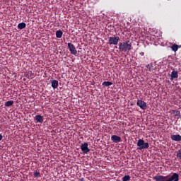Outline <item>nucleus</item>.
I'll return each mask as SVG.
<instances>
[{
  "label": "nucleus",
  "instance_id": "f257e3e1",
  "mask_svg": "<svg viewBox=\"0 0 181 181\" xmlns=\"http://www.w3.org/2000/svg\"><path fill=\"white\" fill-rule=\"evenodd\" d=\"M131 49H132V43H131L129 40L119 43V52H124L128 53V52H130Z\"/></svg>",
  "mask_w": 181,
  "mask_h": 181
},
{
  "label": "nucleus",
  "instance_id": "f03ea898",
  "mask_svg": "<svg viewBox=\"0 0 181 181\" xmlns=\"http://www.w3.org/2000/svg\"><path fill=\"white\" fill-rule=\"evenodd\" d=\"M137 146H139L138 149L139 151H142V149H148V148H149V144L145 143L144 139H139L137 141Z\"/></svg>",
  "mask_w": 181,
  "mask_h": 181
},
{
  "label": "nucleus",
  "instance_id": "7ed1b4c3",
  "mask_svg": "<svg viewBox=\"0 0 181 181\" xmlns=\"http://www.w3.org/2000/svg\"><path fill=\"white\" fill-rule=\"evenodd\" d=\"M119 42V37L114 35L113 37H109V45H115L117 46Z\"/></svg>",
  "mask_w": 181,
  "mask_h": 181
},
{
  "label": "nucleus",
  "instance_id": "20e7f679",
  "mask_svg": "<svg viewBox=\"0 0 181 181\" xmlns=\"http://www.w3.org/2000/svg\"><path fill=\"white\" fill-rule=\"evenodd\" d=\"M68 48L71 54H74V56H77V49H76L74 45H73L71 42H69Z\"/></svg>",
  "mask_w": 181,
  "mask_h": 181
},
{
  "label": "nucleus",
  "instance_id": "39448f33",
  "mask_svg": "<svg viewBox=\"0 0 181 181\" xmlns=\"http://www.w3.org/2000/svg\"><path fill=\"white\" fill-rule=\"evenodd\" d=\"M136 105H138V107H139L141 110H143L144 111L146 110V107H147L146 103H145V101L142 100H138L136 103Z\"/></svg>",
  "mask_w": 181,
  "mask_h": 181
},
{
  "label": "nucleus",
  "instance_id": "423d86ee",
  "mask_svg": "<svg viewBox=\"0 0 181 181\" xmlns=\"http://www.w3.org/2000/svg\"><path fill=\"white\" fill-rule=\"evenodd\" d=\"M168 176L156 175L153 177V180L155 181H168Z\"/></svg>",
  "mask_w": 181,
  "mask_h": 181
},
{
  "label": "nucleus",
  "instance_id": "0eeeda50",
  "mask_svg": "<svg viewBox=\"0 0 181 181\" xmlns=\"http://www.w3.org/2000/svg\"><path fill=\"white\" fill-rule=\"evenodd\" d=\"M81 149L83 153H88V152H90V148H88V143H84L81 144Z\"/></svg>",
  "mask_w": 181,
  "mask_h": 181
},
{
  "label": "nucleus",
  "instance_id": "6e6552de",
  "mask_svg": "<svg viewBox=\"0 0 181 181\" xmlns=\"http://www.w3.org/2000/svg\"><path fill=\"white\" fill-rule=\"evenodd\" d=\"M168 181H179V175L173 173L170 177H168Z\"/></svg>",
  "mask_w": 181,
  "mask_h": 181
},
{
  "label": "nucleus",
  "instance_id": "1a4fd4ad",
  "mask_svg": "<svg viewBox=\"0 0 181 181\" xmlns=\"http://www.w3.org/2000/svg\"><path fill=\"white\" fill-rule=\"evenodd\" d=\"M25 77H26V78L32 80V78H34L35 74L32 72V71H28L25 73Z\"/></svg>",
  "mask_w": 181,
  "mask_h": 181
},
{
  "label": "nucleus",
  "instance_id": "9d476101",
  "mask_svg": "<svg viewBox=\"0 0 181 181\" xmlns=\"http://www.w3.org/2000/svg\"><path fill=\"white\" fill-rule=\"evenodd\" d=\"M111 141H112V142H115V144H118L119 142H121V137L117 135H112L111 136Z\"/></svg>",
  "mask_w": 181,
  "mask_h": 181
},
{
  "label": "nucleus",
  "instance_id": "9b49d317",
  "mask_svg": "<svg viewBox=\"0 0 181 181\" xmlns=\"http://www.w3.org/2000/svg\"><path fill=\"white\" fill-rule=\"evenodd\" d=\"M172 141H175V142H180L181 141V136L180 134H173L171 135Z\"/></svg>",
  "mask_w": 181,
  "mask_h": 181
},
{
  "label": "nucleus",
  "instance_id": "f8f14e48",
  "mask_svg": "<svg viewBox=\"0 0 181 181\" xmlns=\"http://www.w3.org/2000/svg\"><path fill=\"white\" fill-rule=\"evenodd\" d=\"M35 121H37V122H40V124H42L43 122V116L37 115L35 116Z\"/></svg>",
  "mask_w": 181,
  "mask_h": 181
},
{
  "label": "nucleus",
  "instance_id": "ddd939ff",
  "mask_svg": "<svg viewBox=\"0 0 181 181\" xmlns=\"http://www.w3.org/2000/svg\"><path fill=\"white\" fill-rule=\"evenodd\" d=\"M52 87L55 90V88H57L59 87V81L57 80H54L52 81Z\"/></svg>",
  "mask_w": 181,
  "mask_h": 181
},
{
  "label": "nucleus",
  "instance_id": "4468645a",
  "mask_svg": "<svg viewBox=\"0 0 181 181\" xmlns=\"http://www.w3.org/2000/svg\"><path fill=\"white\" fill-rule=\"evenodd\" d=\"M146 71H153V70H155V67L153 66V64H148L146 65Z\"/></svg>",
  "mask_w": 181,
  "mask_h": 181
},
{
  "label": "nucleus",
  "instance_id": "2eb2a0df",
  "mask_svg": "<svg viewBox=\"0 0 181 181\" xmlns=\"http://www.w3.org/2000/svg\"><path fill=\"white\" fill-rule=\"evenodd\" d=\"M55 35L56 37H57L58 39H61L62 36H63V31H62L61 30H57Z\"/></svg>",
  "mask_w": 181,
  "mask_h": 181
},
{
  "label": "nucleus",
  "instance_id": "dca6fc26",
  "mask_svg": "<svg viewBox=\"0 0 181 181\" xmlns=\"http://www.w3.org/2000/svg\"><path fill=\"white\" fill-rule=\"evenodd\" d=\"M179 77V75H177V71H173L171 73V80H173V78H177Z\"/></svg>",
  "mask_w": 181,
  "mask_h": 181
},
{
  "label": "nucleus",
  "instance_id": "f3484780",
  "mask_svg": "<svg viewBox=\"0 0 181 181\" xmlns=\"http://www.w3.org/2000/svg\"><path fill=\"white\" fill-rule=\"evenodd\" d=\"M25 28H26V23H20L18 25V29H25Z\"/></svg>",
  "mask_w": 181,
  "mask_h": 181
},
{
  "label": "nucleus",
  "instance_id": "a211bd4d",
  "mask_svg": "<svg viewBox=\"0 0 181 181\" xmlns=\"http://www.w3.org/2000/svg\"><path fill=\"white\" fill-rule=\"evenodd\" d=\"M5 107H12L13 105V100H8L5 103Z\"/></svg>",
  "mask_w": 181,
  "mask_h": 181
},
{
  "label": "nucleus",
  "instance_id": "6ab92c4d",
  "mask_svg": "<svg viewBox=\"0 0 181 181\" xmlns=\"http://www.w3.org/2000/svg\"><path fill=\"white\" fill-rule=\"evenodd\" d=\"M102 86H104L105 87H110V86H112V83L111 81H104L102 83Z\"/></svg>",
  "mask_w": 181,
  "mask_h": 181
},
{
  "label": "nucleus",
  "instance_id": "aec40b11",
  "mask_svg": "<svg viewBox=\"0 0 181 181\" xmlns=\"http://www.w3.org/2000/svg\"><path fill=\"white\" fill-rule=\"evenodd\" d=\"M172 51L173 52H177L179 47L177 46V45L174 44L172 47H171Z\"/></svg>",
  "mask_w": 181,
  "mask_h": 181
},
{
  "label": "nucleus",
  "instance_id": "412c9836",
  "mask_svg": "<svg viewBox=\"0 0 181 181\" xmlns=\"http://www.w3.org/2000/svg\"><path fill=\"white\" fill-rule=\"evenodd\" d=\"M129 180H131V176L129 175H124L122 177V181H129Z\"/></svg>",
  "mask_w": 181,
  "mask_h": 181
},
{
  "label": "nucleus",
  "instance_id": "4be33fe9",
  "mask_svg": "<svg viewBox=\"0 0 181 181\" xmlns=\"http://www.w3.org/2000/svg\"><path fill=\"white\" fill-rule=\"evenodd\" d=\"M34 177H40V172L35 170L33 174Z\"/></svg>",
  "mask_w": 181,
  "mask_h": 181
},
{
  "label": "nucleus",
  "instance_id": "5701e85b",
  "mask_svg": "<svg viewBox=\"0 0 181 181\" xmlns=\"http://www.w3.org/2000/svg\"><path fill=\"white\" fill-rule=\"evenodd\" d=\"M177 158H179L180 159H181V149L178 150L177 153Z\"/></svg>",
  "mask_w": 181,
  "mask_h": 181
},
{
  "label": "nucleus",
  "instance_id": "b1692460",
  "mask_svg": "<svg viewBox=\"0 0 181 181\" xmlns=\"http://www.w3.org/2000/svg\"><path fill=\"white\" fill-rule=\"evenodd\" d=\"M175 117H180V112L175 110Z\"/></svg>",
  "mask_w": 181,
  "mask_h": 181
},
{
  "label": "nucleus",
  "instance_id": "393cba45",
  "mask_svg": "<svg viewBox=\"0 0 181 181\" xmlns=\"http://www.w3.org/2000/svg\"><path fill=\"white\" fill-rule=\"evenodd\" d=\"M140 56H145V53L144 52H141L139 53Z\"/></svg>",
  "mask_w": 181,
  "mask_h": 181
},
{
  "label": "nucleus",
  "instance_id": "a878e982",
  "mask_svg": "<svg viewBox=\"0 0 181 181\" xmlns=\"http://www.w3.org/2000/svg\"><path fill=\"white\" fill-rule=\"evenodd\" d=\"M2 134H0V141H2Z\"/></svg>",
  "mask_w": 181,
  "mask_h": 181
}]
</instances>
